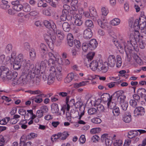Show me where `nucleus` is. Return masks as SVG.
<instances>
[{"label": "nucleus", "mask_w": 146, "mask_h": 146, "mask_svg": "<svg viewBox=\"0 0 146 146\" xmlns=\"http://www.w3.org/2000/svg\"><path fill=\"white\" fill-rule=\"evenodd\" d=\"M63 9L62 11H65L67 13H69V10L70 9V6L66 4H65L63 6Z\"/></svg>", "instance_id": "obj_50"}, {"label": "nucleus", "mask_w": 146, "mask_h": 146, "mask_svg": "<svg viewBox=\"0 0 146 146\" xmlns=\"http://www.w3.org/2000/svg\"><path fill=\"white\" fill-rule=\"evenodd\" d=\"M13 68L15 70H18L21 68V64L15 61L13 65Z\"/></svg>", "instance_id": "obj_42"}, {"label": "nucleus", "mask_w": 146, "mask_h": 146, "mask_svg": "<svg viewBox=\"0 0 146 146\" xmlns=\"http://www.w3.org/2000/svg\"><path fill=\"white\" fill-rule=\"evenodd\" d=\"M40 110L43 113H47L48 112V109L47 107L45 105L42 106L40 108Z\"/></svg>", "instance_id": "obj_63"}, {"label": "nucleus", "mask_w": 146, "mask_h": 146, "mask_svg": "<svg viewBox=\"0 0 146 146\" xmlns=\"http://www.w3.org/2000/svg\"><path fill=\"white\" fill-rule=\"evenodd\" d=\"M116 63L115 58L113 55H110L108 58V62L107 64L108 66L110 67L114 66Z\"/></svg>", "instance_id": "obj_13"}, {"label": "nucleus", "mask_w": 146, "mask_h": 146, "mask_svg": "<svg viewBox=\"0 0 146 146\" xmlns=\"http://www.w3.org/2000/svg\"><path fill=\"white\" fill-rule=\"evenodd\" d=\"M113 144L115 146H122L123 145V142L120 139L116 140L113 143Z\"/></svg>", "instance_id": "obj_55"}, {"label": "nucleus", "mask_w": 146, "mask_h": 146, "mask_svg": "<svg viewBox=\"0 0 146 146\" xmlns=\"http://www.w3.org/2000/svg\"><path fill=\"white\" fill-rule=\"evenodd\" d=\"M85 26L88 27L93 28L94 25L92 21L90 20H87L85 22Z\"/></svg>", "instance_id": "obj_40"}, {"label": "nucleus", "mask_w": 146, "mask_h": 146, "mask_svg": "<svg viewBox=\"0 0 146 146\" xmlns=\"http://www.w3.org/2000/svg\"><path fill=\"white\" fill-rule=\"evenodd\" d=\"M37 4L38 7H42L43 8H45L47 7L48 5L46 3H44L42 1H39L38 2H37Z\"/></svg>", "instance_id": "obj_43"}, {"label": "nucleus", "mask_w": 146, "mask_h": 146, "mask_svg": "<svg viewBox=\"0 0 146 146\" xmlns=\"http://www.w3.org/2000/svg\"><path fill=\"white\" fill-rule=\"evenodd\" d=\"M139 19H137L134 22L130 21L129 23V25L131 28H133V29L135 31V33H134V35L135 34V35L137 36L138 38H139L140 36L138 30L139 29V23L141 22V19L140 18L139 19Z\"/></svg>", "instance_id": "obj_8"}, {"label": "nucleus", "mask_w": 146, "mask_h": 146, "mask_svg": "<svg viewBox=\"0 0 146 146\" xmlns=\"http://www.w3.org/2000/svg\"><path fill=\"white\" fill-rule=\"evenodd\" d=\"M120 22V21L119 19L115 18L112 20L110 22L112 25L116 26L118 25Z\"/></svg>", "instance_id": "obj_37"}, {"label": "nucleus", "mask_w": 146, "mask_h": 146, "mask_svg": "<svg viewBox=\"0 0 146 146\" xmlns=\"http://www.w3.org/2000/svg\"><path fill=\"white\" fill-rule=\"evenodd\" d=\"M39 12L36 10L32 11L29 13V15L32 16L36 17L39 14Z\"/></svg>", "instance_id": "obj_53"}, {"label": "nucleus", "mask_w": 146, "mask_h": 146, "mask_svg": "<svg viewBox=\"0 0 146 146\" xmlns=\"http://www.w3.org/2000/svg\"><path fill=\"white\" fill-rule=\"evenodd\" d=\"M139 29H144L146 27V19L144 21H141L139 23Z\"/></svg>", "instance_id": "obj_46"}, {"label": "nucleus", "mask_w": 146, "mask_h": 146, "mask_svg": "<svg viewBox=\"0 0 146 146\" xmlns=\"http://www.w3.org/2000/svg\"><path fill=\"white\" fill-rule=\"evenodd\" d=\"M133 97L134 99L133 100H135L136 102H139L140 100V98L139 95L138 94H134L133 96Z\"/></svg>", "instance_id": "obj_62"}, {"label": "nucleus", "mask_w": 146, "mask_h": 146, "mask_svg": "<svg viewBox=\"0 0 146 146\" xmlns=\"http://www.w3.org/2000/svg\"><path fill=\"white\" fill-rule=\"evenodd\" d=\"M112 113L115 116L118 115L119 113V108L118 107H116L113 109Z\"/></svg>", "instance_id": "obj_47"}, {"label": "nucleus", "mask_w": 146, "mask_h": 146, "mask_svg": "<svg viewBox=\"0 0 146 146\" xmlns=\"http://www.w3.org/2000/svg\"><path fill=\"white\" fill-rule=\"evenodd\" d=\"M96 109L94 108H92L88 110V113L90 115H93L97 113Z\"/></svg>", "instance_id": "obj_48"}, {"label": "nucleus", "mask_w": 146, "mask_h": 146, "mask_svg": "<svg viewBox=\"0 0 146 146\" xmlns=\"http://www.w3.org/2000/svg\"><path fill=\"white\" fill-rule=\"evenodd\" d=\"M102 15L106 16L109 12L108 9L105 7H103L101 9Z\"/></svg>", "instance_id": "obj_57"}, {"label": "nucleus", "mask_w": 146, "mask_h": 146, "mask_svg": "<svg viewBox=\"0 0 146 146\" xmlns=\"http://www.w3.org/2000/svg\"><path fill=\"white\" fill-rule=\"evenodd\" d=\"M112 95L111 96L109 94L104 93L101 96V99L104 102H111L112 99L115 100V99L112 97Z\"/></svg>", "instance_id": "obj_16"}, {"label": "nucleus", "mask_w": 146, "mask_h": 146, "mask_svg": "<svg viewBox=\"0 0 146 146\" xmlns=\"http://www.w3.org/2000/svg\"><path fill=\"white\" fill-rule=\"evenodd\" d=\"M74 44L76 46V48H79L81 46V44L80 41L76 40H74Z\"/></svg>", "instance_id": "obj_60"}, {"label": "nucleus", "mask_w": 146, "mask_h": 146, "mask_svg": "<svg viewBox=\"0 0 146 146\" xmlns=\"http://www.w3.org/2000/svg\"><path fill=\"white\" fill-rule=\"evenodd\" d=\"M93 33L91 30L90 28L85 29L84 32V37L86 39H90L92 36Z\"/></svg>", "instance_id": "obj_18"}, {"label": "nucleus", "mask_w": 146, "mask_h": 146, "mask_svg": "<svg viewBox=\"0 0 146 146\" xmlns=\"http://www.w3.org/2000/svg\"><path fill=\"white\" fill-rule=\"evenodd\" d=\"M145 113L144 108L142 107H139L136 108L134 110V116L137 117L140 116H141L144 115Z\"/></svg>", "instance_id": "obj_11"}, {"label": "nucleus", "mask_w": 146, "mask_h": 146, "mask_svg": "<svg viewBox=\"0 0 146 146\" xmlns=\"http://www.w3.org/2000/svg\"><path fill=\"white\" fill-rule=\"evenodd\" d=\"M22 10L25 12H29L31 10V6L28 3H24L23 5Z\"/></svg>", "instance_id": "obj_26"}, {"label": "nucleus", "mask_w": 146, "mask_h": 146, "mask_svg": "<svg viewBox=\"0 0 146 146\" xmlns=\"http://www.w3.org/2000/svg\"><path fill=\"white\" fill-rule=\"evenodd\" d=\"M40 51L42 57L43 58H45V55L47 53V48L46 46L43 43H41L40 45Z\"/></svg>", "instance_id": "obj_17"}, {"label": "nucleus", "mask_w": 146, "mask_h": 146, "mask_svg": "<svg viewBox=\"0 0 146 146\" xmlns=\"http://www.w3.org/2000/svg\"><path fill=\"white\" fill-rule=\"evenodd\" d=\"M122 109L124 111H126L128 106V103L127 102L120 104Z\"/></svg>", "instance_id": "obj_45"}, {"label": "nucleus", "mask_w": 146, "mask_h": 146, "mask_svg": "<svg viewBox=\"0 0 146 146\" xmlns=\"http://www.w3.org/2000/svg\"><path fill=\"white\" fill-rule=\"evenodd\" d=\"M0 73L3 75V78L7 77L8 79L12 80H15L18 75L17 72L9 71V68L5 66L0 67Z\"/></svg>", "instance_id": "obj_3"}, {"label": "nucleus", "mask_w": 146, "mask_h": 146, "mask_svg": "<svg viewBox=\"0 0 146 146\" xmlns=\"http://www.w3.org/2000/svg\"><path fill=\"white\" fill-rule=\"evenodd\" d=\"M50 62V61L44 60L41 62L40 65L38 63L36 64L35 67L36 74L38 75L39 74L40 71L42 73L46 68H49L51 65Z\"/></svg>", "instance_id": "obj_4"}, {"label": "nucleus", "mask_w": 146, "mask_h": 146, "mask_svg": "<svg viewBox=\"0 0 146 146\" xmlns=\"http://www.w3.org/2000/svg\"><path fill=\"white\" fill-rule=\"evenodd\" d=\"M35 75V74L33 72H32L31 73H24L23 72L22 76L20 77L18 81L20 82L19 84H26L31 79L34 78Z\"/></svg>", "instance_id": "obj_6"}, {"label": "nucleus", "mask_w": 146, "mask_h": 146, "mask_svg": "<svg viewBox=\"0 0 146 146\" xmlns=\"http://www.w3.org/2000/svg\"><path fill=\"white\" fill-rule=\"evenodd\" d=\"M40 79L39 77H36V78L33 80V83L36 85H38L40 84Z\"/></svg>", "instance_id": "obj_61"}, {"label": "nucleus", "mask_w": 146, "mask_h": 146, "mask_svg": "<svg viewBox=\"0 0 146 146\" xmlns=\"http://www.w3.org/2000/svg\"><path fill=\"white\" fill-rule=\"evenodd\" d=\"M44 26L48 29H50L51 27V23L47 20H45L44 21Z\"/></svg>", "instance_id": "obj_56"}, {"label": "nucleus", "mask_w": 146, "mask_h": 146, "mask_svg": "<svg viewBox=\"0 0 146 146\" xmlns=\"http://www.w3.org/2000/svg\"><path fill=\"white\" fill-rule=\"evenodd\" d=\"M25 60L24 59L23 55L22 54H20L18 55L15 61L21 64V62Z\"/></svg>", "instance_id": "obj_31"}, {"label": "nucleus", "mask_w": 146, "mask_h": 146, "mask_svg": "<svg viewBox=\"0 0 146 146\" xmlns=\"http://www.w3.org/2000/svg\"><path fill=\"white\" fill-rule=\"evenodd\" d=\"M69 13H67L65 12V11H62V14L60 16V19L63 21H65L67 19L68 20L67 18V15H68Z\"/></svg>", "instance_id": "obj_35"}, {"label": "nucleus", "mask_w": 146, "mask_h": 146, "mask_svg": "<svg viewBox=\"0 0 146 146\" xmlns=\"http://www.w3.org/2000/svg\"><path fill=\"white\" fill-rule=\"evenodd\" d=\"M116 104L115 103L111 102H108L107 103V106L108 108L110 109H113L116 107Z\"/></svg>", "instance_id": "obj_41"}, {"label": "nucleus", "mask_w": 146, "mask_h": 146, "mask_svg": "<svg viewBox=\"0 0 146 146\" xmlns=\"http://www.w3.org/2000/svg\"><path fill=\"white\" fill-rule=\"evenodd\" d=\"M129 104L130 106L133 108L135 107L137 105V102L135 100H131L129 101Z\"/></svg>", "instance_id": "obj_59"}, {"label": "nucleus", "mask_w": 146, "mask_h": 146, "mask_svg": "<svg viewBox=\"0 0 146 146\" xmlns=\"http://www.w3.org/2000/svg\"><path fill=\"white\" fill-rule=\"evenodd\" d=\"M46 97V95L44 94H40L38 95L33 99H32V103H33L34 101H35L36 103H40L43 101L42 98Z\"/></svg>", "instance_id": "obj_14"}, {"label": "nucleus", "mask_w": 146, "mask_h": 146, "mask_svg": "<svg viewBox=\"0 0 146 146\" xmlns=\"http://www.w3.org/2000/svg\"><path fill=\"white\" fill-rule=\"evenodd\" d=\"M83 106V103L82 102L78 101L76 102L74 104V106L75 108L76 109L79 108L80 111H82L81 110L82 107Z\"/></svg>", "instance_id": "obj_33"}, {"label": "nucleus", "mask_w": 146, "mask_h": 146, "mask_svg": "<svg viewBox=\"0 0 146 146\" xmlns=\"http://www.w3.org/2000/svg\"><path fill=\"white\" fill-rule=\"evenodd\" d=\"M112 141L111 140L107 138L106 139V141L105 142V143L106 146H111L112 143Z\"/></svg>", "instance_id": "obj_64"}, {"label": "nucleus", "mask_w": 146, "mask_h": 146, "mask_svg": "<svg viewBox=\"0 0 146 146\" xmlns=\"http://www.w3.org/2000/svg\"><path fill=\"white\" fill-rule=\"evenodd\" d=\"M116 66L118 68H119L121 66L122 62L121 58V56L119 55H117L116 56Z\"/></svg>", "instance_id": "obj_32"}, {"label": "nucleus", "mask_w": 146, "mask_h": 146, "mask_svg": "<svg viewBox=\"0 0 146 146\" xmlns=\"http://www.w3.org/2000/svg\"><path fill=\"white\" fill-rule=\"evenodd\" d=\"M95 54L94 52H89L86 56L87 60L88 62L91 61L93 58Z\"/></svg>", "instance_id": "obj_34"}, {"label": "nucleus", "mask_w": 146, "mask_h": 146, "mask_svg": "<svg viewBox=\"0 0 146 146\" xmlns=\"http://www.w3.org/2000/svg\"><path fill=\"white\" fill-rule=\"evenodd\" d=\"M90 13L91 14V17H94L96 15V12L95 9L94 7H92L89 8Z\"/></svg>", "instance_id": "obj_51"}, {"label": "nucleus", "mask_w": 146, "mask_h": 146, "mask_svg": "<svg viewBox=\"0 0 146 146\" xmlns=\"http://www.w3.org/2000/svg\"><path fill=\"white\" fill-rule=\"evenodd\" d=\"M138 134V133L137 131L133 130L129 131L127 136L129 139H132L136 137Z\"/></svg>", "instance_id": "obj_23"}, {"label": "nucleus", "mask_w": 146, "mask_h": 146, "mask_svg": "<svg viewBox=\"0 0 146 146\" xmlns=\"http://www.w3.org/2000/svg\"><path fill=\"white\" fill-rule=\"evenodd\" d=\"M23 5L20 4L13 7V9L17 11H20L22 10Z\"/></svg>", "instance_id": "obj_49"}, {"label": "nucleus", "mask_w": 146, "mask_h": 146, "mask_svg": "<svg viewBox=\"0 0 146 146\" xmlns=\"http://www.w3.org/2000/svg\"><path fill=\"white\" fill-rule=\"evenodd\" d=\"M37 136V134L33 133H31L26 135V138L27 139L30 140L36 137Z\"/></svg>", "instance_id": "obj_38"}, {"label": "nucleus", "mask_w": 146, "mask_h": 146, "mask_svg": "<svg viewBox=\"0 0 146 146\" xmlns=\"http://www.w3.org/2000/svg\"><path fill=\"white\" fill-rule=\"evenodd\" d=\"M74 104V100L73 99H71L69 102L68 103L66 104L67 105V107L66 108V110L67 111H69L70 107L73 106Z\"/></svg>", "instance_id": "obj_36"}, {"label": "nucleus", "mask_w": 146, "mask_h": 146, "mask_svg": "<svg viewBox=\"0 0 146 146\" xmlns=\"http://www.w3.org/2000/svg\"><path fill=\"white\" fill-rule=\"evenodd\" d=\"M88 83V81H83L78 83H75L74 84V87L75 88H78L80 87L85 85Z\"/></svg>", "instance_id": "obj_39"}, {"label": "nucleus", "mask_w": 146, "mask_h": 146, "mask_svg": "<svg viewBox=\"0 0 146 146\" xmlns=\"http://www.w3.org/2000/svg\"><path fill=\"white\" fill-rule=\"evenodd\" d=\"M62 27L63 30L66 32H69L71 29L70 25L66 22L63 23Z\"/></svg>", "instance_id": "obj_21"}, {"label": "nucleus", "mask_w": 146, "mask_h": 146, "mask_svg": "<svg viewBox=\"0 0 146 146\" xmlns=\"http://www.w3.org/2000/svg\"><path fill=\"white\" fill-rule=\"evenodd\" d=\"M21 68L24 69L23 72L32 73L33 72L35 74V68H34V65L33 64L30 65V60H26L23 61L21 63Z\"/></svg>", "instance_id": "obj_5"}, {"label": "nucleus", "mask_w": 146, "mask_h": 146, "mask_svg": "<svg viewBox=\"0 0 146 146\" xmlns=\"http://www.w3.org/2000/svg\"><path fill=\"white\" fill-rule=\"evenodd\" d=\"M74 76L75 75L73 73H71L67 75V77L65 78L64 82L66 83H69L73 80Z\"/></svg>", "instance_id": "obj_22"}, {"label": "nucleus", "mask_w": 146, "mask_h": 146, "mask_svg": "<svg viewBox=\"0 0 146 146\" xmlns=\"http://www.w3.org/2000/svg\"><path fill=\"white\" fill-rule=\"evenodd\" d=\"M58 135H59L60 139L63 140L65 139L69 135L66 131H64L62 133H58Z\"/></svg>", "instance_id": "obj_25"}, {"label": "nucleus", "mask_w": 146, "mask_h": 146, "mask_svg": "<svg viewBox=\"0 0 146 146\" xmlns=\"http://www.w3.org/2000/svg\"><path fill=\"white\" fill-rule=\"evenodd\" d=\"M137 93L140 96L141 98H146V90L144 88H141L138 89Z\"/></svg>", "instance_id": "obj_20"}, {"label": "nucleus", "mask_w": 146, "mask_h": 146, "mask_svg": "<svg viewBox=\"0 0 146 146\" xmlns=\"http://www.w3.org/2000/svg\"><path fill=\"white\" fill-rule=\"evenodd\" d=\"M91 121L95 123L99 124L102 122V120L99 118L95 117L91 120Z\"/></svg>", "instance_id": "obj_52"}, {"label": "nucleus", "mask_w": 146, "mask_h": 146, "mask_svg": "<svg viewBox=\"0 0 146 146\" xmlns=\"http://www.w3.org/2000/svg\"><path fill=\"white\" fill-rule=\"evenodd\" d=\"M5 58V56L4 55H2L0 57V60L2 61V63L5 64H7L10 61V57H7L6 60L4 61Z\"/></svg>", "instance_id": "obj_29"}, {"label": "nucleus", "mask_w": 146, "mask_h": 146, "mask_svg": "<svg viewBox=\"0 0 146 146\" xmlns=\"http://www.w3.org/2000/svg\"><path fill=\"white\" fill-rule=\"evenodd\" d=\"M133 57L135 61L139 64L141 65L143 64L142 60L139 56L136 53H134Z\"/></svg>", "instance_id": "obj_27"}, {"label": "nucleus", "mask_w": 146, "mask_h": 146, "mask_svg": "<svg viewBox=\"0 0 146 146\" xmlns=\"http://www.w3.org/2000/svg\"><path fill=\"white\" fill-rule=\"evenodd\" d=\"M82 49L85 52L88 49H89V46L88 43H83L82 45Z\"/></svg>", "instance_id": "obj_54"}, {"label": "nucleus", "mask_w": 146, "mask_h": 146, "mask_svg": "<svg viewBox=\"0 0 146 146\" xmlns=\"http://www.w3.org/2000/svg\"><path fill=\"white\" fill-rule=\"evenodd\" d=\"M139 38L136 35H130V41H127V44L125 42L124 40H122L120 41H114L113 43L118 49L122 50V51L125 50V52L127 50H132L134 49L135 47L137 46V42L139 41ZM120 51V50H119Z\"/></svg>", "instance_id": "obj_1"}, {"label": "nucleus", "mask_w": 146, "mask_h": 146, "mask_svg": "<svg viewBox=\"0 0 146 146\" xmlns=\"http://www.w3.org/2000/svg\"><path fill=\"white\" fill-rule=\"evenodd\" d=\"M49 71L50 72L47 78V80L48 84L50 85L54 82L55 79V75H56V69L53 66H51L50 67L49 69Z\"/></svg>", "instance_id": "obj_10"}, {"label": "nucleus", "mask_w": 146, "mask_h": 146, "mask_svg": "<svg viewBox=\"0 0 146 146\" xmlns=\"http://www.w3.org/2000/svg\"><path fill=\"white\" fill-rule=\"evenodd\" d=\"M51 28L53 30L55 33H56L57 35H61V31L57 29L56 26V24L53 22L51 24Z\"/></svg>", "instance_id": "obj_30"}, {"label": "nucleus", "mask_w": 146, "mask_h": 146, "mask_svg": "<svg viewBox=\"0 0 146 146\" xmlns=\"http://www.w3.org/2000/svg\"><path fill=\"white\" fill-rule=\"evenodd\" d=\"M80 49L78 48H73L71 50L72 56L74 57H76L78 56L80 51Z\"/></svg>", "instance_id": "obj_28"}, {"label": "nucleus", "mask_w": 146, "mask_h": 146, "mask_svg": "<svg viewBox=\"0 0 146 146\" xmlns=\"http://www.w3.org/2000/svg\"><path fill=\"white\" fill-rule=\"evenodd\" d=\"M43 36L45 40L48 45L53 44L56 41V36L50 30L44 34Z\"/></svg>", "instance_id": "obj_7"}, {"label": "nucleus", "mask_w": 146, "mask_h": 146, "mask_svg": "<svg viewBox=\"0 0 146 146\" xmlns=\"http://www.w3.org/2000/svg\"><path fill=\"white\" fill-rule=\"evenodd\" d=\"M122 120L125 123L130 122L132 120L131 113L127 111L125 112L123 116Z\"/></svg>", "instance_id": "obj_12"}, {"label": "nucleus", "mask_w": 146, "mask_h": 146, "mask_svg": "<svg viewBox=\"0 0 146 146\" xmlns=\"http://www.w3.org/2000/svg\"><path fill=\"white\" fill-rule=\"evenodd\" d=\"M79 141L80 143L81 144H84L86 141V138L85 136L84 135H82L80 136L79 139Z\"/></svg>", "instance_id": "obj_58"}, {"label": "nucleus", "mask_w": 146, "mask_h": 146, "mask_svg": "<svg viewBox=\"0 0 146 146\" xmlns=\"http://www.w3.org/2000/svg\"><path fill=\"white\" fill-rule=\"evenodd\" d=\"M30 57V59L34 61L36 57V53L35 49L32 48L29 50Z\"/></svg>", "instance_id": "obj_24"}, {"label": "nucleus", "mask_w": 146, "mask_h": 146, "mask_svg": "<svg viewBox=\"0 0 146 146\" xmlns=\"http://www.w3.org/2000/svg\"><path fill=\"white\" fill-rule=\"evenodd\" d=\"M89 46V49L94 50L97 47L98 45V42L95 39H92L88 43Z\"/></svg>", "instance_id": "obj_15"}, {"label": "nucleus", "mask_w": 146, "mask_h": 146, "mask_svg": "<svg viewBox=\"0 0 146 146\" xmlns=\"http://www.w3.org/2000/svg\"><path fill=\"white\" fill-rule=\"evenodd\" d=\"M89 66L93 71H102V72H106L108 69L107 66L100 60H94L89 64Z\"/></svg>", "instance_id": "obj_2"}, {"label": "nucleus", "mask_w": 146, "mask_h": 146, "mask_svg": "<svg viewBox=\"0 0 146 146\" xmlns=\"http://www.w3.org/2000/svg\"><path fill=\"white\" fill-rule=\"evenodd\" d=\"M12 46L11 44H8L6 46L5 51L7 54H9L12 51Z\"/></svg>", "instance_id": "obj_44"}, {"label": "nucleus", "mask_w": 146, "mask_h": 146, "mask_svg": "<svg viewBox=\"0 0 146 146\" xmlns=\"http://www.w3.org/2000/svg\"><path fill=\"white\" fill-rule=\"evenodd\" d=\"M124 92L122 90L116 92L112 95V97L115 99L119 100L120 104L126 102L125 100L126 96L124 94Z\"/></svg>", "instance_id": "obj_9"}, {"label": "nucleus", "mask_w": 146, "mask_h": 146, "mask_svg": "<svg viewBox=\"0 0 146 146\" xmlns=\"http://www.w3.org/2000/svg\"><path fill=\"white\" fill-rule=\"evenodd\" d=\"M51 111L52 113H56L57 116L61 115V113L58 112L59 110L58 104L56 103L53 104L51 105Z\"/></svg>", "instance_id": "obj_19"}]
</instances>
